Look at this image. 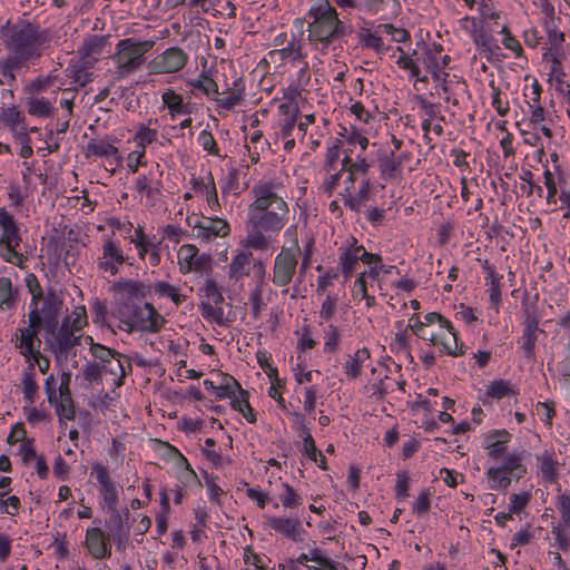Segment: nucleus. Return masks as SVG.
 I'll use <instances>...</instances> for the list:
<instances>
[{
	"label": "nucleus",
	"instance_id": "nucleus-1",
	"mask_svg": "<svg viewBox=\"0 0 570 570\" xmlns=\"http://www.w3.org/2000/svg\"><path fill=\"white\" fill-rule=\"evenodd\" d=\"M289 178L283 173L265 175L250 189L252 202L247 208V235L244 245L254 250H266L269 238L287 224L289 206L287 185Z\"/></svg>",
	"mask_w": 570,
	"mask_h": 570
},
{
	"label": "nucleus",
	"instance_id": "nucleus-2",
	"mask_svg": "<svg viewBox=\"0 0 570 570\" xmlns=\"http://www.w3.org/2000/svg\"><path fill=\"white\" fill-rule=\"evenodd\" d=\"M309 1L312 3L306 19L311 43L322 55L335 51L342 38L351 32L350 27L340 20L333 6L318 3L315 0Z\"/></svg>",
	"mask_w": 570,
	"mask_h": 570
},
{
	"label": "nucleus",
	"instance_id": "nucleus-3",
	"mask_svg": "<svg viewBox=\"0 0 570 570\" xmlns=\"http://www.w3.org/2000/svg\"><path fill=\"white\" fill-rule=\"evenodd\" d=\"M7 58L0 62L2 68V80L11 81L14 79L13 72L19 69L27 60L40 55L41 42L30 26L12 27L7 35Z\"/></svg>",
	"mask_w": 570,
	"mask_h": 570
},
{
	"label": "nucleus",
	"instance_id": "nucleus-4",
	"mask_svg": "<svg viewBox=\"0 0 570 570\" xmlns=\"http://www.w3.org/2000/svg\"><path fill=\"white\" fill-rule=\"evenodd\" d=\"M27 285L31 294L29 320L33 324L52 328L57 325L61 299L53 292L42 293L33 275L27 277Z\"/></svg>",
	"mask_w": 570,
	"mask_h": 570
},
{
	"label": "nucleus",
	"instance_id": "nucleus-5",
	"mask_svg": "<svg viewBox=\"0 0 570 570\" xmlns=\"http://www.w3.org/2000/svg\"><path fill=\"white\" fill-rule=\"evenodd\" d=\"M424 324L429 326V331L423 341L430 342L450 356H459L464 353L463 345L459 344L453 326L441 314L435 312L425 314Z\"/></svg>",
	"mask_w": 570,
	"mask_h": 570
},
{
	"label": "nucleus",
	"instance_id": "nucleus-6",
	"mask_svg": "<svg viewBox=\"0 0 570 570\" xmlns=\"http://www.w3.org/2000/svg\"><path fill=\"white\" fill-rule=\"evenodd\" d=\"M153 45L151 41L141 42L130 38L120 40L114 57L116 70L112 72V80H120L136 71L142 65L144 56Z\"/></svg>",
	"mask_w": 570,
	"mask_h": 570
},
{
	"label": "nucleus",
	"instance_id": "nucleus-7",
	"mask_svg": "<svg viewBox=\"0 0 570 570\" xmlns=\"http://www.w3.org/2000/svg\"><path fill=\"white\" fill-rule=\"evenodd\" d=\"M20 228L14 219L4 207L0 208V257L14 266L23 267L26 257L18 252L21 244Z\"/></svg>",
	"mask_w": 570,
	"mask_h": 570
},
{
	"label": "nucleus",
	"instance_id": "nucleus-8",
	"mask_svg": "<svg viewBox=\"0 0 570 570\" xmlns=\"http://www.w3.org/2000/svg\"><path fill=\"white\" fill-rule=\"evenodd\" d=\"M28 88L30 92V97L27 100L28 112L40 118L50 116L61 86L56 85L48 77L32 81Z\"/></svg>",
	"mask_w": 570,
	"mask_h": 570
},
{
	"label": "nucleus",
	"instance_id": "nucleus-9",
	"mask_svg": "<svg viewBox=\"0 0 570 570\" xmlns=\"http://www.w3.org/2000/svg\"><path fill=\"white\" fill-rule=\"evenodd\" d=\"M85 325H87L86 308L85 306H77L63 320L57 342H52L50 338H46V342L55 353H62L78 343L79 337L76 332L82 330Z\"/></svg>",
	"mask_w": 570,
	"mask_h": 570
},
{
	"label": "nucleus",
	"instance_id": "nucleus-10",
	"mask_svg": "<svg viewBox=\"0 0 570 570\" xmlns=\"http://www.w3.org/2000/svg\"><path fill=\"white\" fill-rule=\"evenodd\" d=\"M202 301L199 309L202 316L210 323L224 326L227 324L224 312V296L219 291L216 282L212 278L205 281L200 288Z\"/></svg>",
	"mask_w": 570,
	"mask_h": 570
},
{
	"label": "nucleus",
	"instance_id": "nucleus-11",
	"mask_svg": "<svg viewBox=\"0 0 570 570\" xmlns=\"http://www.w3.org/2000/svg\"><path fill=\"white\" fill-rule=\"evenodd\" d=\"M193 230V237L202 245L214 243L217 238H225L230 234V225L220 217H196L188 219Z\"/></svg>",
	"mask_w": 570,
	"mask_h": 570
},
{
	"label": "nucleus",
	"instance_id": "nucleus-12",
	"mask_svg": "<svg viewBox=\"0 0 570 570\" xmlns=\"http://www.w3.org/2000/svg\"><path fill=\"white\" fill-rule=\"evenodd\" d=\"M338 252V266L344 282L352 277L358 266V262L372 265L374 261L380 259V255L368 253L363 245H357L356 239H353L350 244L342 245Z\"/></svg>",
	"mask_w": 570,
	"mask_h": 570
},
{
	"label": "nucleus",
	"instance_id": "nucleus-13",
	"mask_svg": "<svg viewBox=\"0 0 570 570\" xmlns=\"http://www.w3.org/2000/svg\"><path fill=\"white\" fill-rule=\"evenodd\" d=\"M125 261L126 256L120 242L114 236H105L96 258L98 271L102 274L115 276L120 272Z\"/></svg>",
	"mask_w": 570,
	"mask_h": 570
},
{
	"label": "nucleus",
	"instance_id": "nucleus-14",
	"mask_svg": "<svg viewBox=\"0 0 570 570\" xmlns=\"http://www.w3.org/2000/svg\"><path fill=\"white\" fill-rule=\"evenodd\" d=\"M212 257L194 244H183L177 250V264L184 275L203 274L212 268Z\"/></svg>",
	"mask_w": 570,
	"mask_h": 570
},
{
	"label": "nucleus",
	"instance_id": "nucleus-15",
	"mask_svg": "<svg viewBox=\"0 0 570 570\" xmlns=\"http://www.w3.org/2000/svg\"><path fill=\"white\" fill-rule=\"evenodd\" d=\"M188 61V55L178 47L166 49L163 53L157 55L149 63L150 73H173L185 67Z\"/></svg>",
	"mask_w": 570,
	"mask_h": 570
},
{
	"label": "nucleus",
	"instance_id": "nucleus-16",
	"mask_svg": "<svg viewBox=\"0 0 570 570\" xmlns=\"http://www.w3.org/2000/svg\"><path fill=\"white\" fill-rule=\"evenodd\" d=\"M449 56L442 53V49L439 46L433 45L432 47L425 48L422 53L417 56V62L420 68H424L429 71L434 81L444 83L448 73L444 71L449 63Z\"/></svg>",
	"mask_w": 570,
	"mask_h": 570
},
{
	"label": "nucleus",
	"instance_id": "nucleus-17",
	"mask_svg": "<svg viewBox=\"0 0 570 570\" xmlns=\"http://www.w3.org/2000/svg\"><path fill=\"white\" fill-rule=\"evenodd\" d=\"M91 475L95 476L99 484V495L102 507L115 512L119 499V488L111 481L107 469L101 464H95L92 466Z\"/></svg>",
	"mask_w": 570,
	"mask_h": 570
},
{
	"label": "nucleus",
	"instance_id": "nucleus-18",
	"mask_svg": "<svg viewBox=\"0 0 570 570\" xmlns=\"http://www.w3.org/2000/svg\"><path fill=\"white\" fill-rule=\"evenodd\" d=\"M266 524L276 533L293 541L302 542L306 533L297 518L284 515H266Z\"/></svg>",
	"mask_w": 570,
	"mask_h": 570
},
{
	"label": "nucleus",
	"instance_id": "nucleus-19",
	"mask_svg": "<svg viewBox=\"0 0 570 570\" xmlns=\"http://www.w3.org/2000/svg\"><path fill=\"white\" fill-rule=\"evenodd\" d=\"M191 191L199 197H203L210 212L217 213L220 209V204L218 199L217 188L215 184L214 176L212 173H206V175L191 177L190 178Z\"/></svg>",
	"mask_w": 570,
	"mask_h": 570
},
{
	"label": "nucleus",
	"instance_id": "nucleus-20",
	"mask_svg": "<svg viewBox=\"0 0 570 570\" xmlns=\"http://www.w3.org/2000/svg\"><path fill=\"white\" fill-rule=\"evenodd\" d=\"M83 544L94 559H107L111 556L110 537L99 525L86 530Z\"/></svg>",
	"mask_w": 570,
	"mask_h": 570
},
{
	"label": "nucleus",
	"instance_id": "nucleus-21",
	"mask_svg": "<svg viewBox=\"0 0 570 570\" xmlns=\"http://www.w3.org/2000/svg\"><path fill=\"white\" fill-rule=\"evenodd\" d=\"M297 265L296 255L283 248L276 256L273 272V283L276 286H286L291 283Z\"/></svg>",
	"mask_w": 570,
	"mask_h": 570
},
{
	"label": "nucleus",
	"instance_id": "nucleus-22",
	"mask_svg": "<svg viewBox=\"0 0 570 570\" xmlns=\"http://www.w3.org/2000/svg\"><path fill=\"white\" fill-rule=\"evenodd\" d=\"M42 326L33 324L29 320L27 326L18 330L16 334V347L19 348L21 355L26 358L38 355L40 351L41 341L38 337V332Z\"/></svg>",
	"mask_w": 570,
	"mask_h": 570
},
{
	"label": "nucleus",
	"instance_id": "nucleus-23",
	"mask_svg": "<svg viewBox=\"0 0 570 570\" xmlns=\"http://www.w3.org/2000/svg\"><path fill=\"white\" fill-rule=\"evenodd\" d=\"M252 269L255 287L250 291L249 302L252 304V312L254 316L257 317L265 305L263 296L267 292L268 285L266 283L265 265L261 261L254 262Z\"/></svg>",
	"mask_w": 570,
	"mask_h": 570
},
{
	"label": "nucleus",
	"instance_id": "nucleus-24",
	"mask_svg": "<svg viewBox=\"0 0 570 570\" xmlns=\"http://www.w3.org/2000/svg\"><path fill=\"white\" fill-rule=\"evenodd\" d=\"M69 380L70 376L65 373L61 377V383L59 384V395L57 396V401L56 403H50L56 407L61 429H66L63 421L73 420L76 414L75 405L69 392Z\"/></svg>",
	"mask_w": 570,
	"mask_h": 570
},
{
	"label": "nucleus",
	"instance_id": "nucleus-25",
	"mask_svg": "<svg viewBox=\"0 0 570 570\" xmlns=\"http://www.w3.org/2000/svg\"><path fill=\"white\" fill-rule=\"evenodd\" d=\"M393 272H397L395 266L384 265L382 263V257L380 259L374 261L372 265H368L366 269L358 273L360 276H363V279L373 289H377L381 294H383L385 289L384 275L392 274Z\"/></svg>",
	"mask_w": 570,
	"mask_h": 570
},
{
	"label": "nucleus",
	"instance_id": "nucleus-26",
	"mask_svg": "<svg viewBox=\"0 0 570 570\" xmlns=\"http://www.w3.org/2000/svg\"><path fill=\"white\" fill-rule=\"evenodd\" d=\"M543 62L548 69V80L554 83L557 89L564 91L570 86L566 82V73L562 70L560 50H548L543 53Z\"/></svg>",
	"mask_w": 570,
	"mask_h": 570
},
{
	"label": "nucleus",
	"instance_id": "nucleus-27",
	"mask_svg": "<svg viewBox=\"0 0 570 570\" xmlns=\"http://www.w3.org/2000/svg\"><path fill=\"white\" fill-rule=\"evenodd\" d=\"M350 112L354 119L348 127H355L358 131L365 134H377L379 124L376 118L360 101L351 105Z\"/></svg>",
	"mask_w": 570,
	"mask_h": 570
},
{
	"label": "nucleus",
	"instance_id": "nucleus-28",
	"mask_svg": "<svg viewBox=\"0 0 570 570\" xmlns=\"http://www.w3.org/2000/svg\"><path fill=\"white\" fill-rule=\"evenodd\" d=\"M156 452L161 459L173 462L178 469L184 470L187 481L196 479V473L187 459L175 446L166 442H157Z\"/></svg>",
	"mask_w": 570,
	"mask_h": 570
},
{
	"label": "nucleus",
	"instance_id": "nucleus-29",
	"mask_svg": "<svg viewBox=\"0 0 570 570\" xmlns=\"http://www.w3.org/2000/svg\"><path fill=\"white\" fill-rule=\"evenodd\" d=\"M370 358V351L366 347L357 348L347 354L343 363V373L346 381L357 380L363 372L364 364Z\"/></svg>",
	"mask_w": 570,
	"mask_h": 570
},
{
	"label": "nucleus",
	"instance_id": "nucleus-30",
	"mask_svg": "<svg viewBox=\"0 0 570 570\" xmlns=\"http://www.w3.org/2000/svg\"><path fill=\"white\" fill-rule=\"evenodd\" d=\"M106 38L104 36L91 35L83 40L78 52L83 63L95 65L104 52Z\"/></svg>",
	"mask_w": 570,
	"mask_h": 570
},
{
	"label": "nucleus",
	"instance_id": "nucleus-31",
	"mask_svg": "<svg viewBox=\"0 0 570 570\" xmlns=\"http://www.w3.org/2000/svg\"><path fill=\"white\" fill-rule=\"evenodd\" d=\"M163 107L168 110L171 120H175L179 116H186L190 114V108L187 102L184 101L183 95L176 92L174 89H166L161 95Z\"/></svg>",
	"mask_w": 570,
	"mask_h": 570
},
{
	"label": "nucleus",
	"instance_id": "nucleus-32",
	"mask_svg": "<svg viewBox=\"0 0 570 570\" xmlns=\"http://www.w3.org/2000/svg\"><path fill=\"white\" fill-rule=\"evenodd\" d=\"M294 423L296 429L299 431V436L303 440V451L304 454L313 462H317L318 456H322V452H320L316 446L309 430L305 425L304 416L299 413H293Z\"/></svg>",
	"mask_w": 570,
	"mask_h": 570
},
{
	"label": "nucleus",
	"instance_id": "nucleus-33",
	"mask_svg": "<svg viewBox=\"0 0 570 570\" xmlns=\"http://www.w3.org/2000/svg\"><path fill=\"white\" fill-rule=\"evenodd\" d=\"M510 440V434L505 430L494 431L485 435L484 448L488 455L492 459L500 458Z\"/></svg>",
	"mask_w": 570,
	"mask_h": 570
},
{
	"label": "nucleus",
	"instance_id": "nucleus-34",
	"mask_svg": "<svg viewBox=\"0 0 570 570\" xmlns=\"http://www.w3.org/2000/svg\"><path fill=\"white\" fill-rule=\"evenodd\" d=\"M88 151L94 156L105 158L110 166L120 164V156L117 147L106 140H95L88 144Z\"/></svg>",
	"mask_w": 570,
	"mask_h": 570
},
{
	"label": "nucleus",
	"instance_id": "nucleus-35",
	"mask_svg": "<svg viewBox=\"0 0 570 570\" xmlns=\"http://www.w3.org/2000/svg\"><path fill=\"white\" fill-rule=\"evenodd\" d=\"M395 63L401 69L407 70L410 72V79L414 81V86L416 87L417 90L421 89L417 87L419 83H428L429 78L425 75H421V69L417 59L413 60L404 51L400 50V56L396 58Z\"/></svg>",
	"mask_w": 570,
	"mask_h": 570
},
{
	"label": "nucleus",
	"instance_id": "nucleus-36",
	"mask_svg": "<svg viewBox=\"0 0 570 570\" xmlns=\"http://www.w3.org/2000/svg\"><path fill=\"white\" fill-rule=\"evenodd\" d=\"M153 291L159 298H168L176 306L183 304L187 298L179 286L171 285L165 281L155 282L153 284Z\"/></svg>",
	"mask_w": 570,
	"mask_h": 570
},
{
	"label": "nucleus",
	"instance_id": "nucleus-37",
	"mask_svg": "<svg viewBox=\"0 0 570 570\" xmlns=\"http://www.w3.org/2000/svg\"><path fill=\"white\" fill-rule=\"evenodd\" d=\"M538 468L542 478L548 482L557 479L558 460L553 450H546L538 456Z\"/></svg>",
	"mask_w": 570,
	"mask_h": 570
},
{
	"label": "nucleus",
	"instance_id": "nucleus-38",
	"mask_svg": "<svg viewBox=\"0 0 570 570\" xmlns=\"http://www.w3.org/2000/svg\"><path fill=\"white\" fill-rule=\"evenodd\" d=\"M138 317L142 331L157 332L164 324L163 316L150 304L139 309Z\"/></svg>",
	"mask_w": 570,
	"mask_h": 570
},
{
	"label": "nucleus",
	"instance_id": "nucleus-39",
	"mask_svg": "<svg viewBox=\"0 0 570 570\" xmlns=\"http://www.w3.org/2000/svg\"><path fill=\"white\" fill-rule=\"evenodd\" d=\"M342 309L340 304V297L337 294L327 293L320 306L318 316L321 320V324H331L334 323V318L336 314Z\"/></svg>",
	"mask_w": 570,
	"mask_h": 570
},
{
	"label": "nucleus",
	"instance_id": "nucleus-40",
	"mask_svg": "<svg viewBox=\"0 0 570 570\" xmlns=\"http://www.w3.org/2000/svg\"><path fill=\"white\" fill-rule=\"evenodd\" d=\"M269 58L272 61H285V62H301L303 55L301 51V46L295 39L289 41L286 47L282 49L272 50L269 52Z\"/></svg>",
	"mask_w": 570,
	"mask_h": 570
},
{
	"label": "nucleus",
	"instance_id": "nucleus-41",
	"mask_svg": "<svg viewBox=\"0 0 570 570\" xmlns=\"http://www.w3.org/2000/svg\"><path fill=\"white\" fill-rule=\"evenodd\" d=\"M250 262L252 254L249 252L237 253L235 256H233L229 264V277L235 281L242 279L245 275H247Z\"/></svg>",
	"mask_w": 570,
	"mask_h": 570
},
{
	"label": "nucleus",
	"instance_id": "nucleus-42",
	"mask_svg": "<svg viewBox=\"0 0 570 570\" xmlns=\"http://www.w3.org/2000/svg\"><path fill=\"white\" fill-rule=\"evenodd\" d=\"M115 289L126 299L142 298L146 294L145 285L132 279L119 281L115 284Z\"/></svg>",
	"mask_w": 570,
	"mask_h": 570
},
{
	"label": "nucleus",
	"instance_id": "nucleus-43",
	"mask_svg": "<svg viewBox=\"0 0 570 570\" xmlns=\"http://www.w3.org/2000/svg\"><path fill=\"white\" fill-rule=\"evenodd\" d=\"M230 404L235 411L243 414L247 422H256V414L249 404L248 393L245 390L239 389L235 392L234 397H230Z\"/></svg>",
	"mask_w": 570,
	"mask_h": 570
},
{
	"label": "nucleus",
	"instance_id": "nucleus-44",
	"mask_svg": "<svg viewBox=\"0 0 570 570\" xmlns=\"http://www.w3.org/2000/svg\"><path fill=\"white\" fill-rule=\"evenodd\" d=\"M21 389L23 393V399L28 404H33L37 392H38V384L36 381V375L33 372V363L31 365H28L22 374L21 380Z\"/></svg>",
	"mask_w": 570,
	"mask_h": 570
},
{
	"label": "nucleus",
	"instance_id": "nucleus-45",
	"mask_svg": "<svg viewBox=\"0 0 570 570\" xmlns=\"http://www.w3.org/2000/svg\"><path fill=\"white\" fill-rule=\"evenodd\" d=\"M94 65L83 63L82 59L79 58L78 61L71 62L67 68V75L72 79L76 85L85 86L89 81H91V73L89 69Z\"/></svg>",
	"mask_w": 570,
	"mask_h": 570
},
{
	"label": "nucleus",
	"instance_id": "nucleus-46",
	"mask_svg": "<svg viewBox=\"0 0 570 570\" xmlns=\"http://www.w3.org/2000/svg\"><path fill=\"white\" fill-rule=\"evenodd\" d=\"M489 488L491 490L507 489L512 481V475L509 474L501 465L491 466L487 471Z\"/></svg>",
	"mask_w": 570,
	"mask_h": 570
},
{
	"label": "nucleus",
	"instance_id": "nucleus-47",
	"mask_svg": "<svg viewBox=\"0 0 570 570\" xmlns=\"http://www.w3.org/2000/svg\"><path fill=\"white\" fill-rule=\"evenodd\" d=\"M100 371L104 374L109 373L112 375V381L116 386H120L122 384V379L126 372L119 354L115 353V355L108 360V362L101 364Z\"/></svg>",
	"mask_w": 570,
	"mask_h": 570
},
{
	"label": "nucleus",
	"instance_id": "nucleus-48",
	"mask_svg": "<svg viewBox=\"0 0 570 570\" xmlns=\"http://www.w3.org/2000/svg\"><path fill=\"white\" fill-rule=\"evenodd\" d=\"M523 454L521 452L508 453L502 461L501 466L512 476L519 479L525 472L523 466Z\"/></svg>",
	"mask_w": 570,
	"mask_h": 570
},
{
	"label": "nucleus",
	"instance_id": "nucleus-49",
	"mask_svg": "<svg viewBox=\"0 0 570 570\" xmlns=\"http://www.w3.org/2000/svg\"><path fill=\"white\" fill-rule=\"evenodd\" d=\"M129 238L130 243H132L135 248L137 249V254L140 259H145L147 257L149 248H153V246L156 244L148 235L145 234L144 228L141 226H138L135 229V235L130 236Z\"/></svg>",
	"mask_w": 570,
	"mask_h": 570
},
{
	"label": "nucleus",
	"instance_id": "nucleus-50",
	"mask_svg": "<svg viewBox=\"0 0 570 570\" xmlns=\"http://www.w3.org/2000/svg\"><path fill=\"white\" fill-rule=\"evenodd\" d=\"M323 350L325 353H335L341 344V331L334 323L327 324L323 334Z\"/></svg>",
	"mask_w": 570,
	"mask_h": 570
},
{
	"label": "nucleus",
	"instance_id": "nucleus-51",
	"mask_svg": "<svg viewBox=\"0 0 570 570\" xmlns=\"http://www.w3.org/2000/svg\"><path fill=\"white\" fill-rule=\"evenodd\" d=\"M341 135L347 144L353 146L358 145L362 153L366 150L370 138L375 136L374 134L358 131L355 127H344Z\"/></svg>",
	"mask_w": 570,
	"mask_h": 570
},
{
	"label": "nucleus",
	"instance_id": "nucleus-52",
	"mask_svg": "<svg viewBox=\"0 0 570 570\" xmlns=\"http://www.w3.org/2000/svg\"><path fill=\"white\" fill-rule=\"evenodd\" d=\"M379 168L384 179H391L400 173L401 161L396 159L394 153H391L380 158Z\"/></svg>",
	"mask_w": 570,
	"mask_h": 570
},
{
	"label": "nucleus",
	"instance_id": "nucleus-53",
	"mask_svg": "<svg viewBox=\"0 0 570 570\" xmlns=\"http://www.w3.org/2000/svg\"><path fill=\"white\" fill-rule=\"evenodd\" d=\"M223 197L227 195L238 196L242 191L239 175L236 169H230L220 181Z\"/></svg>",
	"mask_w": 570,
	"mask_h": 570
},
{
	"label": "nucleus",
	"instance_id": "nucleus-54",
	"mask_svg": "<svg viewBox=\"0 0 570 570\" xmlns=\"http://www.w3.org/2000/svg\"><path fill=\"white\" fill-rule=\"evenodd\" d=\"M368 163L365 160L364 157L358 156L355 161H352L350 157H345L342 161V169H345L348 171V181L353 183L355 179V176L358 174H366L368 170Z\"/></svg>",
	"mask_w": 570,
	"mask_h": 570
},
{
	"label": "nucleus",
	"instance_id": "nucleus-55",
	"mask_svg": "<svg viewBox=\"0 0 570 570\" xmlns=\"http://www.w3.org/2000/svg\"><path fill=\"white\" fill-rule=\"evenodd\" d=\"M157 137V129H151L145 125H140L132 139L137 149H144L146 151V147L156 141Z\"/></svg>",
	"mask_w": 570,
	"mask_h": 570
},
{
	"label": "nucleus",
	"instance_id": "nucleus-56",
	"mask_svg": "<svg viewBox=\"0 0 570 570\" xmlns=\"http://www.w3.org/2000/svg\"><path fill=\"white\" fill-rule=\"evenodd\" d=\"M279 501L284 509H295L302 504L303 499L292 485L283 483Z\"/></svg>",
	"mask_w": 570,
	"mask_h": 570
},
{
	"label": "nucleus",
	"instance_id": "nucleus-57",
	"mask_svg": "<svg viewBox=\"0 0 570 570\" xmlns=\"http://www.w3.org/2000/svg\"><path fill=\"white\" fill-rule=\"evenodd\" d=\"M266 374L271 379L272 383L268 389V396L275 400L281 407H285V400L282 395V381L277 377V370L275 367H271L269 371H266Z\"/></svg>",
	"mask_w": 570,
	"mask_h": 570
},
{
	"label": "nucleus",
	"instance_id": "nucleus-58",
	"mask_svg": "<svg viewBox=\"0 0 570 570\" xmlns=\"http://www.w3.org/2000/svg\"><path fill=\"white\" fill-rule=\"evenodd\" d=\"M23 116L20 110L14 107L0 108V121L9 128L19 127L22 124Z\"/></svg>",
	"mask_w": 570,
	"mask_h": 570
},
{
	"label": "nucleus",
	"instance_id": "nucleus-59",
	"mask_svg": "<svg viewBox=\"0 0 570 570\" xmlns=\"http://www.w3.org/2000/svg\"><path fill=\"white\" fill-rule=\"evenodd\" d=\"M512 392L510 383L504 380H495L488 384L485 394L487 396L495 400L503 399Z\"/></svg>",
	"mask_w": 570,
	"mask_h": 570
},
{
	"label": "nucleus",
	"instance_id": "nucleus-60",
	"mask_svg": "<svg viewBox=\"0 0 570 570\" xmlns=\"http://www.w3.org/2000/svg\"><path fill=\"white\" fill-rule=\"evenodd\" d=\"M14 293L12 283L8 277H0V309H8L13 305Z\"/></svg>",
	"mask_w": 570,
	"mask_h": 570
},
{
	"label": "nucleus",
	"instance_id": "nucleus-61",
	"mask_svg": "<svg viewBox=\"0 0 570 570\" xmlns=\"http://www.w3.org/2000/svg\"><path fill=\"white\" fill-rule=\"evenodd\" d=\"M557 509L560 513V523L566 530H570V494L562 493L557 498Z\"/></svg>",
	"mask_w": 570,
	"mask_h": 570
},
{
	"label": "nucleus",
	"instance_id": "nucleus-62",
	"mask_svg": "<svg viewBox=\"0 0 570 570\" xmlns=\"http://www.w3.org/2000/svg\"><path fill=\"white\" fill-rule=\"evenodd\" d=\"M475 46L489 56H493L499 49L495 40L482 31V29L472 38Z\"/></svg>",
	"mask_w": 570,
	"mask_h": 570
},
{
	"label": "nucleus",
	"instance_id": "nucleus-63",
	"mask_svg": "<svg viewBox=\"0 0 570 570\" xmlns=\"http://www.w3.org/2000/svg\"><path fill=\"white\" fill-rule=\"evenodd\" d=\"M83 341L86 345H89L92 356L99 360L101 364H105L115 355L111 350L105 347L104 345L96 344L91 336H86Z\"/></svg>",
	"mask_w": 570,
	"mask_h": 570
},
{
	"label": "nucleus",
	"instance_id": "nucleus-64",
	"mask_svg": "<svg viewBox=\"0 0 570 570\" xmlns=\"http://www.w3.org/2000/svg\"><path fill=\"white\" fill-rule=\"evenodd\" d=\"M117 520L118 524L115 527L111 538L117 550L125 551L129 539V530L122 524L119 514H117Z\"/></svg>",
	"mask_w": 570,
	"mask_h": 570
}]
</instances>
